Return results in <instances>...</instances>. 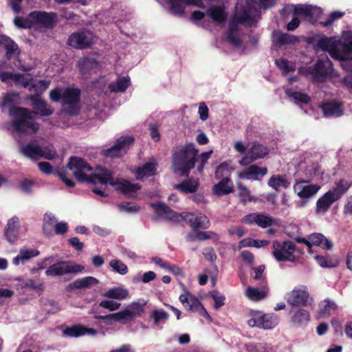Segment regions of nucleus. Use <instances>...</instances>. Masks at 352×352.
<instances>
[{
    "label": "nucleus",
    "instance_id": "obj_1",
    "mask_svg": "<svg viewBox=\"0 0 352 352\" xmlns=\"http://www.w3.org/2000/svg\"><path fill=\"white\" fill-rule=\"evenodd\" d=\"M67 168L80 182H87L94 184H109L116 190L130 196L140 189L138 184H133L121 179L114 180L111 173L106 168H99L93 172V168L80 157H70Z\"/></svg>",
    "mask_w": 352,
    "mask_h": 352
},
{
    "label": "nucleus",
    "instance_id": "obj_2",
    "mask_svg": "<svg viewBox=\"0 0 352 352\" xmlns=\"http://www.w3.org/2000/svg\"><path fill=\"white\" fill-rule=\"evenodd\" d=\"M261 12L256 0H237L234 14L229 22L227 41L234 47L242 45L243 32L240 25L256 26L261 19Z\"/></svg>",
    "mask_w": 352,
    "mask_h": 352
},
{
    "label": "nucleus",
    "instance_id": "obj_3",
    "mask_svg": "<svg viewBox=\"0 0 352 352\" xmlns=\"http://www.w3.org/2000/svg\"><path fill=\"white\" fill-rule=\"evenodd\" d=\"M32 105L35 111L22 108H10V114L17 119L12 122V126L19 133H34L38 128V124L33 122L35 113L42 116H48L53 113V109L43 100L40 96L34 95L30 98Z\"/></svg>",
    "mask_w": 352,
    "mask_h": 352
},
{
    "label": "nucleus",
    "instance_id": "obj_4",
    "mask_svg": "<svg viewBox=\"0 0 352 352\" xmlns=\"http://www.w3.org/2000/svg\"><path fill=\"white\" fill-rule=\"evenodd\" d=\"M318 46L330 56L340 61L341 67L346 71L352 72V32H348L344 37L343 44L339 45L338 41L335 38L323 37L318 42ZM342 82L344 85L352 89V76H345Z\"/></svg>",
    "mask_w": 352,
    "mask_h": 352
},
{
    "label": "nucleus",
    "instance_id": "obj_5",
    "mask_svg": "<svg viewBox=\"0 0 352 352\" xmlns=\"http://www.w3.org/2000/svg\"><path fill=\"white\" fill-rule=\"evenodd\" d=\"M151 206L157 215L175 222L185 221L194 229H206L210 226L208 218L203 214H195L190 212L179 214L162 202L152 203Z\"/></svg>",
    "mask_w": 352,
    "mask_h": 352
},
{
    "label": "nucleus",
    "instance_id": "obj_6",
    "mask_svg": "<svg viewBox=\"0 0 352 352\" xmlns=\"http://www.w3.org/2000/svg\"><path fill=\"white\" fill-rule=\"evenodd\" d=\"M199 150L192 143H188L177 148L172 156L174 172L184 177H188L197 162Z\"/></svg>",
    "mask_w": 352,
    "mask_h": 352
},
{
    "label": "nucleus",
    "instance_id": "obj_7",
    "mask_svg": "<svg viewBox=\"0 0 352 352\" xmlns=\"http://www.w3.org/2000/svg\"><path fill=\"white\" fill-rule=\"evenodd\" d=\"M58 22V14L56 12H47L44 11L31 12L25 18L16 16L14 19V25L19 28H31L34 27H43L52 29Z\"/></svg>",
    "mask_w": 352,
    "mask_h": 352
},
{
    "label": "nucleus",
    "instance_id": "obj_8",
    "mask_svg": "<svg viewBox=\"0 0 352 352\" xmlns=\"http://www.w3.org/2000/svg\"><path fill=\"white\" fill-rule=\"evenodd\" d=\"M247 323L250 327L271 330L279 323V317L274 314H266L260 310H251L248 315Z\"/></svg>",
    "mask_w": 352,
    "mask_h": 352
},
{
    "label": "nucleus",
    "instance_id": "obj_9",
    "mask_svg": "<svg viewBox=\"0 0 352 352\" xmlns=\"http://www.w3.org/2000/svg\"><path fill=\"white\" fill-rule=\"evenodd\" d=\"M20 152L26 157L34 161L41 158L52 160L56 155V153L52 146L42 147L34 142L21 145Z\"/></svg>",
    "mask_w": 352,
    "mask_h": 352
},
{
    "label": "nucleus",
    "instance_id": "obj_10",
    "mask_svg": "<svg viewBox=\"0 0 352 352\" xmlns=\"http://www.w3.org/2000/svg\"><path fill=\"white\" fill-rule=\"evenodd\" d=\"M333 65L327 56H321L316 63L305 69V73L316 82L324 81L331 73Z\"/></svg>",
    "mask_w": 352,
    "mask_h": 352
},
{
    "label": "nucleus",
    "instance_id": "obj_11",
    "mask_svg": "<svg viewBox=\"0 0 352 352\" xmlns=\"http://www.w3.org/2000/svg\"><path fill=\"white\" fill-rule=\"evenodd\" d=\"M296 245L291 241H284L283 242L277 240L272 242V255L277 262H295Z\"/></svg>",
    "mask_w": 352,
    "mask_h": 352
},
{
    "label": "nucleus",
    "instance_id": "obj_12",
    "mask_svg": "<svg viewBox=\"0 0 352 352\" xmlns=\"http://www.w3.org/2000/svg\"><path fill=\"white\" fill-rule=\"evenodd\" d=\"M81 91L77 88H67L62 93V104L69 115H77L80 110Z\"/></svg>",
    "mask_w": 352,
    "mask_h": 352
},
{
    "label": "nucleus",
    "instance_id": "obj_13",
    "mask_svg": "<svg viewBox=\"0 0 352 352\" xmlns=\"http://www.w3.org/2000/svg\"><path fill=\"white\" fill-rule=\"evenodd\" d=\"M311 180L302 178H297L293 186L294 192L300 199H311L316 196L321 188V186L316 184H311Z\"/></svg>",
    "mask_w": 352,
    "mask_h": 352
},
{
    "label": "nucleus",
    "instance_id": "obj_14",
    "mask_svg": "<svg viewBox=\"0 0 352 352\" xmlns=\"http://www.w3.org/2000/svg\"><path fill=\"white\" fill-rule=\"evenodd\" d=\"M83 267L68 261H59L51 265L45 271L47 276H61L63 275L77 274L83 270Z\"/></svg>",
    "mask_w": 352,
    "mask_h": 352
},
{
    "label": "nucleus",
    "instance_id": "obj_15",
    "mask_svg": "<svg viewBox=\"0 0 352 352\" xmlns=\"http://www.w3.org/2000/svg\"><path fill=\"white\" fill-rule=\"evenodd\" d=\"M133 142L132 136L120 137L110 148L102 150V153L110 157H120L126 153Z\"/></svg>",
    "mask_w": 352,
    "mask_h": 352
},
{
    "label": "nucleus",
    "instance_id": "obj_16",
    "mask_svg": "<svg viewBox=\"0 0 352 352\" xmlns=\"http://www.w3.org/2000/svg\"><path fill=\"white\" fill-rule=\"evenodd\" d=\"M241 222L244 224L256 225L262 228H266L276 223V219L264 213L253 212L245 215Z\"/></svg>",
    "mask_w": 352,
    "mask_h": 352
},
{
    "label": "nucleus",
    "instance_id": "obj_17",
    "mask_svg": "<svg viewBox=\"0 0 352 352\" xmlns=\"http://www.w3.org/2000/svg\"><path fill=\"white\" fill-rule=\"evenodd\" d=\"M93 38L91 32L84 30L71 34L68 38V44L76 49H84L91 45Z\"/></svg>",
    "mask_w": 352,
    "mask_h": 352
},
{
    "label": "nucleus",
    "instance_id": "obj_18",
    "mask_svg": "<svg viewBox=\"0 0 352 352\" xmlns=\"http://www.w3.org/2000/svg\"><path fill=\"white\" fill-rule=\"evenodd\" d=\"M146 304V302L144 300L133 302L126 305L124 309L118 311V314L120 315L123 322L131 321L143 313Z\"/></svg>",
    "mask_w": 352,
    "mask_h": 352
},
{
    "label": "nucleus",
    "instance_id": "obj_19",
    "mask_svg": "<svg viewBox=\"0 0 352 352\" xmlns=\"http://www.w3.org/2000/svg\"><path fill=\"white\" fill-rule=\"evenodd\" d=\"M309 294L304 287H295L286 294L288 304L293 306H306Z\"/></svg>",
    "mask_w": 352,
    "mask_h": 352
},
{
    "label": "nucleus",
    "instance_id": "obj_20",
    "mask_svg": "<svg viewBox=\"0 0 352 352\" xmlns=\"http://www.w3.org/2000/svg\"><path fill=\"white\" fill-rule=\"evenodd\" d=\"M268 153L267 147L262 144L254 143L243 157L239 161V164L242 166H245L252 162L258 159L263 157Z\"/></svg>",
    "mask_w": 352,
    "mask_h": 352
},
{
    "label": "nucleus",
    "instance_id": "obj_21",
    "mask_svg": "<svg viewBox=\"0 0 352 352\" xmlns=\"http://www.w3.org/2000/svg\"><path fill=\"white\" fill-rule=\"evenodd\" d=\"M32 80V75L14 74L9 72H3L0 70V80L5 83H9L10 81L16 85H21L23 87H28L29 81Z\"/></svg>",
    "mask_w": 352,
    "mask_h": 352
},
{
    "label": "nucleus",
    "instance_id": "obj_22",
    "mask_svg": "<svg viewBox=\"0 0 352 352\" xmlns=\"http://www.w3.org/2000/svg\"><path fill=\"white\" fill-rule=\"evenodd\" d=\"M320 7L309 4H296L294 6V15L303 16L309 21L316 18L322 13Z\"/></svg>",
    "mask_w": 352,
    "mask_h": 352
},
{
    "label": "nucleus",
    "instance_id": "obj_23",
    "mask_svg": "<svg viewBox=\"0 0 352 352\" xmlns=\"http://www.w3.org/2000/svg\"><path fill=\"white\" fill-rule=\"evenodd\" d=\"M320 107L326 118H338L343 115L344 109L342 104L335 100L324 102Z\"/></svg>",
    "mask_w": 352,
    "mask_h": 352
},
{
    "label": "nucleus",
    "instance_id": "obj_24",
    "mask_svg": "<svg viewBox=\"0 0 352 352\" xmlns=\"http://www.w3.org/2000/svg\"><path fill=\"white\" fill-rule=\"evenodd\" d=\"M267 170L265 167L261 168L256 165H251L242 171L238 173L239 178L249 180H260L267 174Z\"/></svg>",
    "mask_w": 352,
    "mask_h": 352
},
{
    "label": "nucleus",
    "instance_id": "obj_25",
    "mask_svg": "<svg viewBox=\"0 0 352 352\" xmlns=\"http://www.w3.org/2000/svg\"><path fill=\"white\" fill-rule=\"evenodd\" d=\"M157 167V162L155 157H151L142 166L138 167L135 170L136 177L139 180L155 175Z\"/></svg>",
    "mask_w": 352,
    "mask_h": 352
},
{
    "label": "nucleus",
    "instance_id": "obj_26",
    "mask_svg": "<svg viewBox=\"0 0 352 352\" xmlns=\"http://www.w3.org/2000/svg\"><path fill=\"white\" fill-rule=\"evenodd\" d=\"M78 67L83 78H87L88 75L97 72L98 63L94 58H82L78 60Z\"/></svg>",
    "mask_w": 352,
    "mask_h": 352
},
{
    "label": "nucleus",
    "instance_id": "obj_27",
    "mask_svg": "<svg viewBox=\"0 0 352 352\" xmlns=\"http://www.w3.org/2000/svg\"><path fill=\"white\" fill-rule=\"evenodd\" d=\"M40 252L37 249L21 248L18 254L13 258L12 264L16 266L24 265L32 258L38 256Z\"/></svg>",
    "mask_w": 352,
    "mask_h": 352
},
{
    "label": "nucleus",
    "instance_id": "obj_28",
    "mask_svg": "<svg viewBox=\"0 0 352 352\" xmlns=\"http://www.w3.org/2000/svg\"><path fill=\"white\" fill-rule=\"evenodd\" d=\"M98 331L93 328H88L81 324H76L67 327L63 331V334L68 337L78 338L86 334L95 336Z\"/></svg>",
    "mask_w": 352,
    "mask_h": 352
},
{
    "label": "nucleus",
    "instance_id": "obj_29",
    "mask_svg": "<svg viewBox=\"0 0 352 352\" xmlns=\"http://www.w3.org/2000/svg\"><path fill=\"white\" fill-rule=\"evenodd\" d=\"M338 199L330 191H327L316 202V213H325L331 206Z\"/></svg>",
    "mask_w": 352,
    "mask_h": 352
},
{
    "label": "nucleus",
    "instance_id": "obj_30",
    "mask_svg": "<svg viewBox=\"0 0 352 352\" xmlns=\"http://www.w3.org/2000/svg\"><path fill=\"white\" fill-rule=\"evenodd\" d=\"M310 314L303 309H298L294 311L291 322L294 327H304L310 321Z\"/></svg>",
    "mask_w": 352,
    "mask_h": 352
},
{
    "label": "nucleus",
    "instance_id": "obj_31",
    "mask_svg": "<svg viewBox=\"0 0 352 352\" xmlns=\"http://www.w3.org/2000/svg\"><path fill=\"white\" fill-rule=\"evenodd\" d=\"M179 300L183 305L191 311H197L202 306L199 299L188 292L181 294Z\"/></svg>",
    "mask_w": 352,
    "mask_h": 352
},
{
    "label": "nucleus",
    "instance_id": "obj_32",
    "mask_svg": "<svg viewBox=\"0 0 352 352\" xmlns=\"http://www.w3.org/2000/svg\"><path fill=\"white\" fill-rule=\"evenodd\" d=\"M19 219L17 217H13L8 221L5 236L7 240L11 243L14 242L19 234Z\"/></svg>",
    "mask_w": 352,
    "mask_h": 352
},
{
    "label": "nucleus",
    "instance_id": "obj_33",
    "mask_svg": "<svg viewBox=\"0 0 352 352\" xmlns=\"http://www.w3.org/2000/svg\"><path fill=\"white\" fill-rule=\"evenodd\" d=\"M99 283V280L93 276H86L82 278H78L74 282L71 283L68 285V289H87L92 286L96 285Z\"/></svg>",
    "mask_w": 352,
    "mask_h": 352
},
{
    "label": "nucleus",
    "instance_id": "obj_34",
    "mask_svg": "<svg viewBox=\"0 0 352 352\" xmlns=\"http://www.w3.org/2000/svg\"><path fill=\"white\" fill-rule=\"evenodd\" d=\"M285 94L291 101L299 106L302 104H307L311 101V98L309 95L295 91L292 89H286Z\"/></svg>",
    "mask_w": 352,
    "mask_h": 352
},
{
    "label": "nucleus",
    "instance_id": "obj_35",
    "mask_svg": "<svg viewBox=\"0 0 352 352\" xmlns=\"http://www.w3.org/2000/svg\"><path fill=\"white\" fill-rule=\"evenodd\" d=\"M305 164V167H303L305 177L303 179L311 181L314 177L320 174V168L318 160H307Z\"/></svg>",
    "mask_w": 352,
    "mask_h": 352
},
{
    "label": "nucleus",
    "instance_id": "obj_36",
    "mask_svg": "<svg viewBox=\"0 0 352 352\" xmlns=\"http://www.w3.org/2000/svg\"><path fill=\"white\" fill-rule=\"evenodd\" d=\"M310 247L312 245L320 246L324 249L331 250L333 243L321 233H313L309 235Z\"/></svg>",
    "mask_w": 352,
    "mask_h": 352
},
{
    "label": "nucleus",
    "instance_id": "obj_37",
    "mask_svg": "<svg viewBox=\"0 0 352 352\" xmlns=\"http://www.w3.org/2000/svg\"><path fill=\"white\" fill-rule=\"evenodd\" d=\"M267 184L276 191H279L280 188H287L290 182L284 175H274L269 179Z\"/></svg>",
    "mask_w": 352,
    "mask_h": 352
},
{
    "label": "nucleus",
    "instance_id": "obj_38",
    "mask_svg": "<svg viewBox=\"0 0 352 352\" xmlns=\"http://www.w3.org/2000/svg\"><path fill=\"white\" fill-rule=\"evenodd\" d=\"M131 84L129 76H119L117 80L109 85V89L111 92L122 93L129 87Z\"/></svg>",
    "mask_w": 352,
    "mask_h": 352
},
{
    "label": "nucleus",
    "instance_id": "obj_39",
    "mask_svg": "<svg viewBox=\"0 0 352 352\" xmlns=\"http://www.w3.org/2000/svg\"><path fill=\"white\" fill-rule=\"evenodd\" d=\"M213 191L217 195H226L233 191L232 182L229 177L222 178V179L213 188Z\"/></svg>",
    "mask_w": 352,
    "mask_h": 352
},
{
    "label": "nucleus",
    "instance_id": "obj_40",
    "mask_svg": "<svg viewBox=\"0 0 352 352\" xmlns=\"http://www.w3.org/2000/svg\"><path fill=\"white\" fill-rule=\"evenodd\" d=\"M199 182L194 178L188 179L180 184L174 186V188L182 192L194 193L197 190Z\"/></svg>",
    "mask_w": 352,
    "mask_h": 352
},
{
    "label": "nucleus",
    "instance_id": "obj_41",
    "mask_svg": "<svg viewBox=\"0 0 352 352\" xmlns=\"http://www.w3.org/2000/svg\"><path fill=\"white\" fill-rule=\"evenodd\" d=\"M129 291L121 287H115L102 294V296L116 300H124L128 298Z\"/></svg>",
    "mask_w": 352,
    "mask_h": 352
},
{
    "label": "nucleus",
    "instance_id": "obj_42",
    "mask_svg": "<svg viewBox=\"0 0 352 352\" xmlns=\"http://www.w3.org/2000/svg\"><path fill=\"white\" fill-rule=\"evenodd\" d=\"M0 46L5 47L8 58H10L12 54L14 56L18 50L16 43L6 35H0Z\"/></svg>",
    "mask_w": 352,
    "mask_h": 352
},
{
    "label": "nucleus",
    "instance_id": "obj_43",
    "mask_svg": "<svg viewBox=\"0 0 352 352\" xmlns=\"http://www.w3.org/2000/svg\"><path fill=\"white\" fill-rule=\"evenodd\" d=\"M207 14L217 23H221L226 19L227 14L223 8L217 6L208 9Z\"/></svg>",
    "mask_w": 352,
    "mask_h": 352
},
{
    "label": "nucleus",
    "instance_id": "obj_44",
    "mask_svg": "<svg viewBox=\"0 0 352 352\" xmlns=\"http://www.w3.org/2000/svg\"><path fill=\"white\" fill-rule=\"evenodd\" d=\"M337 307V305L334 301L326 299L319 306L318 317L319 318H327L331 315V310H336Z\"/></svg>",
    "mask_w": 352,
    "mask_h": 352
},
{
    "label": "nucleus",
    "instance_id": "obj_45",
    "mask_svg": "<svg viewBox=\"0 0 352 352\" xmlns=\"http://www.w3.org/2000/svg\"><path fill=\"white\" fill-rule=\"evenodd\" d=\"M56 221L57 219L52 212H47L45 213L43 217V231L45 236L49 237L53 235L52 227L53 223Z\"/></svg>",
    "mask_w": 352,
    "mask_h": 352
},
{
    "label": "nucleus",
    "instance_id": "obj_46",
    "mask_svg": "<svg viewBox=\"0 0 352 352\" xmlns=\"http://www.w3.org/2000/svg\"><path fill=\"white\" fill-rule=\"evenodd\" d=\"M18 283L16 285L18 289H27L34 291L43 290V285L42 283H37L32 279L16 278Z\"/></svg>",
    "mask_w": 352,
    "mask_h": 352
},
{
    "label": "nucleus",
    "instance_id": "obj_47",
    "mask_svg": "<svg viewBox=\"0 0 352 352\" xmlns=\"http://www.w3.org/2000/svg\"><path fill=\"white\" fill-rule=\"evenodd\" d=\"M351 182L346 179H340L336 182V186L329 190L338 199H340L342 195L346 192L348 189L351 187Z\"/></svg>",
    "mask_w": 352,
    "mask_h": 352
},
{
    "label": "nucleus",
    "instance_id": "obj_48",
    "mask_svg": "<svg viewBox=\"0 0 352 352\" xmlns=\"http://www.w3.org/2000/svg\"><path fill=\"white\" fill-rule=\"evenodd\" d=\"M28 87H26L30 91H34L36 95L38 96L45 91L49 87L50 82L46 80H40L36 82H34L33 78L29 81Z\"/></svg>",
    "mask_w": 352,
    "mask_h": 352
},
{
    "label": "nucleus",
    "instance_id": "obj_49",
    "mask_svg": "<svg viewBox=\"0 0 352 352\" xmlns=\"http://www.w3.org/2000/svg\"><path fill=\"white\" fill-rule=\"evenodd\" d=\"M274 41L279 45L292 44L298 41V38L287 33L277 32L274 34Z\"/></svg>",
    "mask_w": 352,
    "mask_h": 352
},
{
    "label": "nucleus",
    "instance_id": "obj_50",
    "mask_svg": "<svg viewBox=\"0 0 352 352\" xmlns=\"http://www.w3.org/2000/svg\"><path fill=\"white\" fill-rule=\"evenodd\" d=\"M245 296L252 301H258L265 298L267 293L264 289L248 287L245 291Z\"/></svg>",
    "mask_w": 352,
    "mask_h": 352
},
{
    "label": "nucleus",
    "instance_id": "obj_51",
    "mask_svg": "<svg viewBox=\"0 0 352 352\" xmlns=\"http://www.w3.org/2000/svg\"><path fill=\"white\" fill-rule=\"evenodd\" d=\"M315 259L322 267L332 268L338 265L337 261L332 258L329 255H316Z\"/></svg>",
    "mask_w": 352,
    "mask_h": 352
},
{
    "label": "nucleus",
    "instance_id": "obj_52",
    "mask_svg": "<svg viewBox=\"0 0 352 352\" xmlns=\"http://www.w3.org/2000/svg\"><path fill=\"white\" fill-rule=\"evenodd\" d=\"M166 1L170 6V11L173 14L180 16L184 13V3L182 0H166Z\"/></svg>",
    "mask_w": 352,
    "mask_h": 352
},
{
    "label": "nucleus",
    "instance_id": "obj_53",
    "mask_svg": "<svg viewBox=\"0 0 352 352\" xmlns=\"http://www.w3.org/2000/svg\"><path fill=\"white\" fill-rule=\"evenodd\" d=\"M237 188L239 190V197L243 203L256 201L257 199L251 196L250 190L241 183L237 184Z\"/></svg>",
    "mask_w": 352,
    "mask_h": 352
},
{
    "label": "nucleus",
    "instance_id": "obj_54",
    "mask_svg": "<svg viewBox=\"0 0 352 352\" xmlns=\"http://www.w3.org/2000/svg\"><path fill=\"white\" fill-rule=\"evenodd\" d=\"M344 15V12L336 10L329 13L327 18L324 21H320L319 23L323 27H328L331 25L336 20L341 19Z\"/></svg>",
    "mask_w": 352,
    "mask_h": 352
},
{
    "label": "nucleus",
    "instance_id": "obj_55",
    "mask_svg": "<svg viewBox=\"0 0 352 352\" xmlns=\"http://www.w3.org/2000/svg\"><path fill=\"white\" fill-rule=\"evenodd\" d=\"M109 265L113 270L114 272L121 275H124L128 272V267L120 260H111L109 262Z\"/></svg>",
    "mask_w": 352,
    "mask_h": 352
},
{
    "label": "nucleus",
    "instance_id": "obj_56",
    "mask_svg": "<svg viewBox=\"0 0 352 352\" xmlns=\"http://www.w3.org/2000/svg\"><path fill=\"white\" fill-rule=\"evenodd\" d=\"M209 295L212 297L214 302V309L218 310L220 307L224 305L226 297L221 293L217 290H214L210 292Z\"/></svg>",
    "mask_w": 352,
    "mask_h": 352
},
{
    "label": "nucleus",
    "instance_id": "obj_57",
    "mask_svg": "<svg viewBox=\"0 0 352 352\" xmlns=\"http://www.w3.org/2000/svg\"><path fill=\"white\" fill-rule=\"evenodd\" d=\"M95 318L102 320L107 324H111L113 322H122L120 315L118 314V312L110 314L108 315H96Z\"/></svg>",
    "mask_w": 352,
    "mask_h": 352
},
{
    "label": "nucleus",
    "instance_id": "obj_58",
    "mask_svg": "<svg viewBox=\"0 0 352 352\" xmlns=\"http://www.w3.org/2000/svg\"><path fill=\"white\" fill-rule=\"evenodd\" d=\"M206 239H208L206 232L197 230V229L189 232L186 235V240L188 241H202Z\"/></svg>",
    "mask_w": 352,
    "mask_h": 352
},
{
    "label": "nucleus",
    "instance_id": "obj_59",
    "mask_svg": "<svg viewBox=\"0 0 352 352\" xmlns=\"http://www.w3.org/2000/svg\"><path fill=\"white\" fill-rule=\"evenodd\" d=\"M276 65L284 74H287L294 69L293 63L285 58L276 60Z\"/></svg>",
    "mask_w": 352,
    "mask_h": 352
},
{
    "label": "nucleus",
    "instance_id": "obj_60",
    "mask_svg": "<svg viewBox=\"0 0 352 352\" xmlns=\"http://www.w3.org/2000/svg\"><path fill=\"white\" fill-rule=\"evenodd\" d=\"M212 152L213 151L210 150L207 152H203L199 157L197 156V162L199 163L197 170L199 173L203 171L204 166L207 163L208 159L210 157Z\"/></svg>",
    "mask_w": 352,
    "mask_h": 352
},
{
    "label": "nucleus",
    "instance_id": "obj_61",
    "mask_svg": "<svg viewBox=\"0 0 352 352\" xmlns=\"http://www.w3.org/2000/svg\"><path fill=\"white\" fill-rule=\"evenodd\" d=\"M151 316L153 318L155 324H157L165 321L168 317V314L163 309H155L151 312Z\"/></svg>",
    "mask_w": 352,
    "mask_h": 352
},
{
    "label": "nucleus",
    "instance_id": "obj_62",
    "mask_svg": "<svg viewBox=\"0 0 352 352\" xmlns=\"http://www.w3.org/2000/svg\"><path fill=\"white\" fill-rule=\"evenodd\" d=\"M230 174V165L228 163H221L216 169L215 177L218 179L228 177Z\"/></svg>",
    "mask_w": 352,
    "mask_h": 352
},
{
    "label": "nucleus",
    "instance_id": "obj_63",
    "mask_svg": "<svg viewBox=\"0 0 352 352\" xmlns=\"http://www.w3.org/2000/svg\"><path fill=\"white\" fill-rule=\"evenodd\" d=\"M121 304L113 300H103L99 303V306L107 309L111 311H116L119 309Z\"/></svg>",
    "mask_w": 352,
    "mask_h": 352
},
{
    "label": "nucleus",
    "instance_id": "obj_64",
    "mask_svg": "<svg viewBox=\"0 0 352 352\" xmlns=\"http://www.w3.org/2000/svg\"><path fill=\"white\" fill-rule=\"evenodd\" d=\"M69 226L67 222L60 221L56 223L54 226V232L57 235H63L67 232Z\"/></svg>",
    "mask_w": 352,
    "mask_h": 352
}]
</instances>
